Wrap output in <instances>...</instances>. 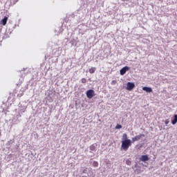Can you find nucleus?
<instances>
[{
  "label": "nucleus",
  "mask_w": 177,
  "mask_h": 177,
  "mask_svg": "<svg viewBox=\"0 0 177 177\" xmlns=\"http://www.w3.org/2000/svg\"><path fill=\"white\" fill-rule=\"evenodd\" d=\"M122 140H131V139H128V135L127 133H124L122 137Z\"/></svg>",
  "instance_id": "9"
},
{
  "label": "nucleus",
  "mask_w": 177,
  "mask_h": 177,
  "mask_svg": "<svg viewBox=\"0 0 177 177\" xmlns=\"http://www.w3.org/2000/svg\"><path fill=\"white\" fill-rule=\"evenodd\" d=\"M149 160H150V158H149V156L147 155H142L140 158V161H142L143 162H145L146 161H149Z\"/></svg>",
  "instance_id": "6"
},
{
  "label": "nucleus",
  "mask_w": 177,
  "mask_h": 177,
  "mask_svg": "<svg viewBox=\"0 0 177 177\" xmlns=\"http://www.w3.org/2000/svg\"><path fill=\"white\" fill-rule=\"evenodd\" d=\"M82 84H86V80L85 78H82Z\"/></svg>",
  "instance_id": "15"
},
{
  "label": "nucleus",
  "mask_w": 177,
  "mask_h": 177,
  "mask_svg": "<svg viewBox=\"0 0 177 177\" xmlns=\"http://www.w3.org/2000/svg\"><path fill=\"white\" fill-rule=\"evenodd\" d=\"M115 128V129H121V128H122V125L117 124Z\"/></svg>",
  "instance_id": "12"
},
{
  "label": "nucleus",
  "mask_w": 177,
  "mask_h": 177,
  "mask_svg": "<svg viewBox=\"0 0 177 177\" xmlns=\"http://www.w3.org/2000/svg\"><path fill=\"white\" fill-rule=\"evenodd\" d=\"M177 122V115H174V119L171 121V124L175 125Z\"/></svg>",
  "instance_id": "10"
},
{
  "label": "nucleus",
  "mask_w": 177,
  "mask_h": 177,
  "mask_svg": "<svg viewBox=\"0 0 177 177\" xmlns=\"http://www.w3.org/2000/svg\"><path fill=\"white\" fill-rule=\"evenodd\" d=\"M142 138H145V134H140L138 136H136L132 138L131 142L132 143H134V142H137V140H140Z\"/></svg>",
  "instance_id": "3"
},
{
  "label": "nucleus",
  "mask_w": 177,
  "mask_h": 177,
  "mask_svg": "<svg viewBox=\"0 0 177 177\" xmlns=\"http://www.w3.org/2000/svg\"><path fill=\"white\" fill-rule=\"evenodd\" d=\"M127 71H129V66L123 67L120 71V75H124Z\"/></svg>",
  "instance_id": "5"
},
{
  "label": "nucleus",
  "mask_w": 177,
  "mask_h": 177,
  "mask_svg": "<svg viewBox=\"0 0 177 177\" xmlns=\"http://www.w3.org/2000/svg\"><path fill=\"white\" fill-rule=\"evenodd\" d=\"M91 150H92V147H91Z\"/></svg>",
  "instance_id": "18"
},
{
  "label": "nucleus",
  "mask_w": 177,
  "mask_h": 177,
  "mask_svg": "<svg viewBox=\"0 0 177 177\" xmlns=\"http://www.w3.org/2000/svg\"><path fill=\"white\" fill-rule=\"evenodd\" d=\"M142 91H145L147 93H151V92H153V88L151 87L144 86L142 88Z\"/></svg>",
  "instance_id": "7"
},
{
  "label": "nucleus",
  "mask_w": 177,
  "mask_h": 177,
  "mask_svg": "<svg viewBox=\"0 0 177 177\" xmlns=\"http://www.w3.org/2000/svg\"><path fill=\"white\" fill-rule=\"evenodd\" d=\"M6 23H8V17H4V18L1 21L0 24H2V26H6Z\"/></svg>",
  "instance_id": "8"
},
{
  "label": "nucleus",
  "mask_w": 177,
  "mask_h": 177,
  "mask_svg": "<svg viewBox=\"0 0 177 177\" xmlns=\"http://www.w3.org/2000/svg\"><path fill=\"white\" fill-rule=\"evenodd\" d=\"M165 124L166 125H168V124H169V120H166L165 122Z\"/></svg>",
  "instance_id": "17"
},
{
  "label": "nucleus",
  "mask_w": 177,
  "mask_h": 177,
  "mask_svg": "<svg viewBox=\"0 0 177 177\" xmlns=\"http://www.w3.org/2000/svg\"><path fill=\"white\" fill-rule=\"evenodd\" d=\"M126 164H127V165H131L132 164V162H131V160H127L126 161Z\"/></svg>",
  "instance_id": "14"
},
{
  "label": "nucleus",
  "mask_w": 177,
  "mask_h": 177,
  "mask_svg": "<svg viewBox=\"0 0 177 177\" xmlns=\"http://www.w3.org/2000/svg\"><path fill=\"white\" fill-rule=\"evenodd\" d=\"M133 88H135V83L130 82H127V88H126L127 91H132Z\"/></svg>",
  "instance_id": "4"
},
{
  "label": "nucleus",
  "mask_w": 177,
  "mask_h": 177,
  "mask_svg": "<svg viewBox=\"0 0 177 177\" xmlns=\"http://www.w3.org/2000/svg\"><path fill=\"white\" fill-rule=\"evenodd\" d=\"M88 71H89L90 74H93V73H95V71H96V68L91 67V68L89 69Z\"/></svg>",
  "instance_id": "11"
},
{
  "label": "nucleus",
  "mask_w": 177,
  "mask_h": 177,
  "mask_svg": "<svg viewBox=\"0 0 177 177\" xmlns=\"http://www.w3.org/2000/svg\"><path fill=\"white\" fill-rule=\"evenodd\" d=\"M93 167H98L99 166V163L96 161H94L93 163Z\"/></svg>",
  "instance_id": "13"
},
{
  "label": "nucleus",
  "mask_w": 177,
  "mask_h": 177,
  "mask_svg": "<svg viewBox=\"0 0 177 177\" xmlns=\"http://www.w3.org/2000/svg\"><path fill=\"white\" fill-rule=\"evenodd\" d=\"M111 84L112 85H115V84H117V80H113V81L111 82Z\"/></svg>",
  "instance_id": "16"
},
{
  "label": "nucleus",
  "mask_w": 177,
  "mask_h": 177,
  "mask_svg": "<svg viewBox=\"0 0 177 177\" xmlns=\"http://www.w3.org/2000/svg\"><path fill=\"white\" fill-rule=\"evenodd\" d=\"M86 95L88 99H92L95 96V91L90 89L86 91Z\"/></svg>",
  "instance_id": "2"
},
{
  "label": "nucleus",
  "mask_w": 177,
  "mask_h": 177,
  "mask_svg": "<svg viewBox=\"0 0 177 177\" xmlns=\"http://www.w3.org/2000/svg\"><path fill=\"white\" fill-rule=\"evenodd\" d=\"M132 146V140H122L121 149L124 150V151H127L128 149Z\"/></svg>",
  "instance_id": "1"
}]
</instances>
